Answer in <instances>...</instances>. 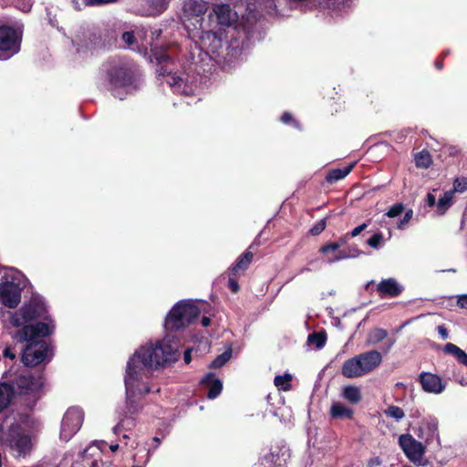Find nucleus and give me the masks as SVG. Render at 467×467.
Here are the masks:
<instances>
[{
  "label": "nucleus",
  "mask_w": 467,
  "mask_h": 467,
  "mask_svg": "<svg viewBox=\"0 0 467 467\" xmlns=\"http://www.w3.org/2000/svg\"><path fill=\"white\" fill-rule=\"evenodd\" d=\"M179 348L174 337L166 334L161 339L141 346L130 358L124 377L128 414L132 415L139 410L135 397L150 392V371L176 362L180 357Z\"/></svg>",
  "instance_id": "obj_1"
},
{
  "label": "nucleus",
  "mask_w": 467,
  "mask_h": 467,
  "mask_svg": "<svg viewBox=\"0 0 467 467\" xmlns=\"http://www.w3.org/2000/svg\"><path fill=\"white\" fill-rule=\"evenodd\" d=\"M46 314L45 301L36 296L10 316V324L21 327L14 333L13 338L27 343L21 358L26 367L38 366L52 358V351L47 342L37 339L50 335L55 328L53 320Z\"/></svg>",
  "instance_id": "obj_2"
},
{
  "label": "nucleus",
  "mask_w": 467,
  "mask_h": 467,
  "mask_svg": "<svg viewBox=\"0 0 467 467\" xmlns=\"http://www.w3.org/2000/svg\"><path fill=\"white\" fill-rule=\"evenodd\" d=\"M140 78L136 64L128 59H117L107 70V87L113 97L122 100L139 89Z\"/></svg>",
  "instance_id": "obj_3"
},
{
  "label": "nucleus",
  "mask_w": 467,
  "mask_h": 467,
  "mask_svg": "<svg viewBox=\"0 0 467 467\" xmlns=\"http://www.w3.org/2000/svg\"><path fill=\"white\" fill-rule=\"evenodd\" d=\"M154 56L160 67L157 70L159 76L162 77L173 92L190 96L194 93L196 88V78L189 71H173L172 61L169 54L155 51Z\"/></svg>",
  "instance_id": "obj_4"
},
{
  "label": "nucleus",
  "mask_w": 467,
  "mask_h": 467,
  "mask_svg": "<svg viewBox=\"0 0 467 467\" xmlns=\"http://www.w3.org/2000/svg\"><path fill=\"white\" fill-rule=\"evenodd\" d=\"M200 315V309L191 300H182L175 304L167 314L164 321L166 334L189 327Z\"/></svg>",
  "instance_id": "obj_5"
},
{
  "label": "nucleus",
  "mask_w": 467,
  "mask_h": 467,
  "mask_svg": "<svg viewBox=\"0 0 467 467\" xmlns=\"http://www.w3.org/2000/svg\"><path fill=\"white\" fill-rule=\"evenodd\" d=\"M382 362V355L378 350H369L347 359L341 373L348 379L362 377L375 370Z\"/></svg>",
  "instance_id": "obj_6"
},
{
  "label": "nucleus",
  "mask_w": 467,
  "mask_h": 467,
  "mask_svg": "<svg viewBox=\"0 0 467 467\" xmlns=\"http://www.w3.org/2000/svg\"><path fill=\"white\" fill-rule=\"evenodd\" d=\"M3 379L14 390V397L36 392L44 385L41 373L34 375L27 369L9 370L4 374Z\"/></svg>",
  "instance_id": "obj_7"
},
{
  "label": "nucleus",
  "mask_w": 467,
  "mask_h": 467,
  "mask_svg": "<svg viewBox=\"0 0 467 467\" xmlns=\"http://www.w3.org/2000/svg\"><path fill=\"white\" fill-rule=\"evenodd\" d=\"M207 10L208 3L203 0L183 1L180 19L192 39H195L203 28V19Z\"/></svg>",
  "instance_id": "obj_8"
},
{
  "label": "nucleus",
  "mask_w": 467,
  "mask_h": 467,
  "mask_svg": "<svg viewBox=\"0 0 467 467\" xmlns=\"http://www.w3.org/2000/svg\"><path fill=\"white\" fill-rule=\"evenodd\" d=\"M26 285L24 275L16 270L6 273L0 282V301L10 308H15L20 303L21 291Z\"/></svg>",
  "instance_id": "obj_9"
},
{
  "label": "nucleus",
  "mask_w": 467,
  "mask_h": 467,
  "mask_svg": "<svg viewBox=\"0 0 467 467\" xmlns=\"http://www.w3.org/2000/svg\"><path fill=\"white\" fill-rule=\"evenodd\" d=\"M195 38L199 39L201 50L217 64L223 63L225 51V36L222 28L200 31Z\"/></svg>",
  "instance_id": "obj_10"
},
{
  "label": "nucleus",
  "mask_w": 467,
  "mask_h": 467,
  "mask_svg": "<svg viewBox=\"0 0 467 467\" xmlns=\"http://www.w3.org/2000/svg\"><path fill=\"white\" fill-rule=\"evenodd\" d=\"M22 33L8 26H0V58L8 59L20 50Z\"/></svg>",
  "instance_id": "obj_11"
},
{
  "label": "nucleus",
  "mask_w": 467,
  "mask_h": 467,
  "mask_svg": "<svg viewBox=\"0 0 467 467\" xmlns=\"http://www.w3.org/2000/svg\"><path fill=\"white\" fill-rule=\"evenodd\" d=\"M84 412L78 407H70L65 412L60 426V440L68 441L81 428Z\"/></svg>",
  "instance_id": "obj_12"
},
{
  "label": "nucleus",
  "mask_w": 467,
  "mask_h": 467,
  "mask_svg": "<svg viewBox=\"0 0 467 467\" xmlns=\"http://www.w3.org/2000/svg\"><path fill=\"white\" fill-rule=\"evenodd\" d=\"M399 444L405 455L414 463L425 466L426 462H421L424 454V447L421 442L416 441L410 434H402L399 438Z\"/></svg>",
  "instance_id": "obj_13"
},
{
  "label": "nucleus",
  "mask_w": 467,
  "mask_h": 467,
  "mask_svg": "<svg viewBox=\"0 0 467 467\" xmlns=\"http://www.w3.org/2000/svg\"><path fill=\"white\" fill-rule=\"evenodd\" d=\"M219 28H236L238 23V14L229 5H217L213 8Z\"/></svg>",
  "instance_id": "obj_14"
},
{
  "label": "nucleus",
  "mask_w": 467,
  "mask_h": 467,
  "mask_svg": "<svg viewBox=\"0 0 467 467\" xmlns=\"http://www.w3.org/2000/svg\"><path fill=\"white\" fill-rule=\"evenodd\" d=\"M419 382L425 392L435 395L442 393L446 387L441 377L431 372H421Z\"/></svg>",
  "instance_id": "obj_15"
},
{
  "label": "nucleus",
  "mask_w": 467,
  "mask_h": 467,
  "mask_svg": "<svg viewBox=\"0 0 467 467\" xmlns=\"http://www.w3.org/2000/svg\"><path fill=\"white\" fill-rule=\"evenodd\" d=\"M417 435L426 443H430L435 439L439 440L438 420L433 416L423 418L418 428Z\"/></svg>",
  "instance_id": "obj_16"
},
{
  "label": "nucleus",
  "mask_w": 467,
  "mask_h": 467,
  "mask_svg": "<svg viewBox=\"0 0 467 467\" xmlns=\"http://www.w3.org/2000/svg\"><path fill=\"white\" fill-rule=\"evenodd\" d=\"M10 447L16 457H26L32 450L31 438L28 435L18 433L11 439Z\"/></svg>",
  "instance_id": "obj_17"
},
{
  "label": "nucleus",
  "mask_w": 467,
  "mask_h": 467,
  "mask_svg": "<svg viewBox=\"0 0 467 467\" xmlns=\"http://www.w3.org/2000/svg\"><path fill=\"white\" fill-rule=\"evenodd\" d=\"M377 291L381 297H396L402 293L403 286L395 278H387L378 284Z\"/></svg>",
  "instance_id": "obj_18"
},
{
  "label": "nucleus",
  "mask_w": 467,
  "mask_h": 467,
  "mask_svg": "<svg viewBox=\"0 0 467 467\" xmlns=\"http://www.w3.org/2000/svg\"><path fill=\"white\" fill-rule=\"evenodd\" d=\"M341 244L342 242L328 243L319 249L321 254L327 255V263L333 264L340 260L348 258V254L345 251L339 250Z\"/></svg>",
  "instance_id": "obj_19"
},
{
  "label": "nucleus",
  "mask_w": 467,
  "mask_h": 467,
  "mask_svg": "<svg viewBox=\"0 0 467 467\" xmlns=\"http://www.w3.org/2000/svg\"><path fill=\"white\" fill-rule=\"evenodd\" d=\"M171 0H144L141 4L140 13L146 16H155L162 14Z\"/></svg>",
  "instance_id": "obj_20"
},
{
  "label": "nucleus",
  "mask_w": 467,
  "mask_h": 467,
  "mask_svg": "<svg viewBox=\"0 0 467 467\" xmlns=\"http://www.w3.org/2000/svg\"><path fill=\"white\" fill-rule=\"evenodd\" d=\"M201 384L208 389L207 397L210 400L217 398L223 389V382L212 372L207 373L201 380Z\"/></svg>",
  "instance_id": "obj_21"
},
{
  "label": "nucleus",
  "mask_w": 467,
  "mask_h": 467,
  "mask_svg": "<svg viewBox=\"0 0 467 467\" xmlns=\"http://www.w3.org/2000/svg\"><path fill=\"white\" fill-rule=\"evenodd\" d=\"M14 399V390L4 381L0 382V413L8 408Z\"/></svg>",
  "instance_id": "obj_22"
},
{
  "label": "nucleus",
  "mask_w": 467,
  "mask_h": 467,
  "mask_svg": "<svg viewBox=\"0 0 467 467\" xmlns=\"http://www.w3.org/2000/svg\"><path fill=\"white\" fill-rule=\"evenodd\" d=\"M330 413L335 419H351L353 416V410L339 402L332 404Z\"/></svg>",
  "instance_id": "obj_23"
},
{
  "label": "nucleus",
  "mask_w": 467,
  "mask_h": 467,
  "mask_svg": "<svg viewBox=\"0 0 467 467\" xmlns=\"http://www.w3.org/2000/svg\"><path fill=\"white\" fill-rule=\"evenodd\" d=\"M388 337L387 330L379 327H375L371 329L366 338V344L368 346H374L383 341Z\"/></svg>",
  "instance_id": "obj_24"
},
{
  "label": "nucleus",
  "mask_w": 467,
  "mask_h": 467,
  "mask_svg": "<svg viewBox=\"0 0 467 467\" xmlns=\"http://www.w3.org/2000/svg\"><path fill=\"white\" fill-rule=\"evenodd\" d=\"M356 162H352L348 166L342 169H334L328 172L327 175V181L329 183H333L337 181L344 179L347 175L350 173L352 169L355 167Z\"/></svg>",
  "instance_id": "obj_25"
},
{
  "label": "nucleus",
  "mask_w": 467,
  "mask_h": 467,
  "mask_svg": "<svg viewBox=\"0 0 467 467\" xmlns=\"http://www.w3.org/2000/svg\"><path fill=\"white\" fill-rule=\"evenodd\" d=\"M342 397L352 404H356L361 400L359 388L356 386H346L342 390Z\"/></svg>",
  "instance_id": "obj_26"
},
{
  "label": "nucleus",
  "mask_w": 467,
  "mask_h": 467,
  "mask_svg": "<svg viewBox=\"0 0 467 467\" xmlns=\"http://www.w3.org/2000/svg\"><path fill=\"white\" fill-rule=\"evenodd\" d=\"M292 379L293 377L289 373H285L284 375H277L274 379V383L279 390L288 391L292 388Z\"/></svg>",
  "instance_id": "obj_27"
},
{
  "label": "nucleus",
  "mask_w": 467,
  "mask_h": 467,
  "mask_svg": "<svg viewBox=\"0 0 467 467\" xmlns=\"http://www.w3.org/2000/svg\"><path fill=\"white\" fill-rule=\"evenodd\" d=\"M118 0H73L75 9L81 10L84 6H99L112 4Z\"/></svg>",
  "instance_id": "obj_28"
},
{
  "label": "nucleus",
  "mask_w": 467,
  "mask_h": 467,
  "mask_svg": "<svg viewBox=\"0 0 467 467\" xmlns=\"http://www.w3.org/2000/svg\"><path fill=\"white\" fill-rule=\"evenodd\" d=\"M253 259V254L251 252H245L240 256L236 264L232 268L233 275H236L238 271H244L250 265Z\"/></svg>",
  "instance_id": "obj_29"
},
{
  "label": "nucleus",
  "mask_w": 467,
  "mask_h": 467,
  "mask_svg": "<svg viewBox=\"0 0 467 467\" xmlns=\"http://www.w3.org/2000/svg\"><path fill=\"white\" fill-rule=\"evenodd\" d=\"M453 195V191H448L439 199L437 207L440 213L443 214L451 206Z\"/></svg>",
  "instance_id": "obj_30"
},
{
  "label": "nucleus",
  "mask_w": 467,
  "mask_h": 467,
  "mask_svg": "<svg viewBox=\"0 0 467 467\" xmlns=\"http://www.w3.org/2000/svg\"><path fill=\"white\" fill-rule=\"evenodd\" d=\"M414 160L418 168H429L432 162L431 156L427 150L418 152Z\"/></svg>",
  "instance_id": "obj_31"
},
{
  "label": "nucleus",
  "mask_w": 467,
  "mask_h": 467,
  "mask_svg": "<svg viewBox=\"0 0 467 467\" xmlns=\"http://www.w3.org/2000/svg\"><path fill=\"white\" fill-rule=\"evenodd\" d=\"M232 357V348H229L223 353L219 355L210 365L212 368H219L223 367Z\"/></svg>",
  "instance_id": "obj_32"
},
{
  "label": "nucleus",
  "mask_w": 467,
  "mask_h": 467,
  "mask_svg": "<svg viewBox=\"0 0 467 467\" xmlns=\"http://www.w3.org/2000/svg\"><path fill=\"white\" fill-rule=\"evenodd\" d=\"M384 414L387 417L392 418L397 421L401 420L405 417L404 410L400 407L394 406V405L389 406L384 410Z\"/></svg>",
  "instance_id": "obj_33"
},
{
  "label": "nucleus",
  "mask_w": 467,
  "mask_h": 467,
  "mask_svg": "<svg viewBox=\"0 0 467 467\" xmlns=\"http://www.w3.org/2000/svg\"><path fill=\"white\" fill-rule=\"evenodd\" d=\"M310 345H315L317 348H322L326 343V337L323 334L313 333L307 337Z\"/></svg>",
  "instance_id": "obj_34"
},
{
  "label": "nucleus",
  "mask_w": 467,
  "mask_h": 467,
  "mask_svg": "<svg viewBox=\"0 0 467 467\" xmlns=\"http://www.w3.org/2000/svg\"><path fill=\"white\" fill-rule=\"evenodd\" d=\"M134 426V420L130 417L122 419L114 428V433L118 434L121 430H130Z\"/></svg>",
  "instance_id": "obj_35"
},
{
  "label": "nucleus",
  "mask_w": 467,
  "mask_h": 467,
  "mask_svg": "<svg viewBox=\"0 0 467 467\" xmlns=\"http://www.w3.org/2000/svg\"><path fill=\"white\" fill-rule=\"evenodd\" d=\"M404 212V205L400 202H397L389 207L386 212L385 215L389 218H395L400 216Z\"/></svg>",
  "instance_id": "obj_36"
},
{
  "label": "nucleus",
  "mask_w": 467,
  "mask_h": 467,
  "mask_svg": "<svg viewBox=\"0 0 467 467\" xmlns=\"http://www.w3.org/2000/svg\"><path fill=\"white\" fill-rule=\"evenodd\" d=\"M150 36H148V31H145L144 34H145V42H146V45H150V47H153L154 46V40L157 39L161 34V29L160 28H150Z\"/></svg>",
  "instance_id": "obj_37"
},
{
  "label": "nucleus",
  "mask_w": 467,
  "mask_h": 467,
  "mask_svg": "<svg viewBox=\"0 0 467 467\" xmlns=\"http://www.w3.org/2000/svg\"><path fill=\"white\" fill-rule=\"evenodd\" d=\"M413 216L412 209H409L405 212L403 217L397 223V228L399 230H404Z\"/></svg>",
  "instance_id": "obj_38"
},
{
  "label": "nucleus",
  "mask_w": 467,
  "mask_h": 467,
  "mask_svg": "<svg viewBox=\"0 0 467 467\" xmlns=\"http://www.w3.org/2000/svg\"><path fill=\"white\" fill-rule=\"evenodd\" d=\"M383 242V235L381 233H377L373 234L368 241L367 244L373 248L378 249L381 246Z\"/></svg>",
  "instance_id": "obj_39"
},
{
  "label": "nucleus",
  "mask_w": 467,
  "mask_h": 467,
  "mask_svg": "<svg viewBox=\"0 0 467 467\" xmlns=\"http://www.w3.org/2000/svg\"><path fill=\"white\" fill-rule=\"evenodd\" d=\"M467 190V179L466 178H457L453 182V192H464Z\"/></svg>",
  "instance_id": "obj_40"
},
{
  "label": "nucleus",
  "mask_w": 467,
  "mask_h": 467,
  "mask_svg": "<svg viewBox=\"0 0 467 467\" xmlns=\"http://www.w3.org/2000/svg\"><path fill=\"white\" fill-rule=\"evenodd\" d=\"M277 459V456L272 452L267 453L264 456V458L261 460V466L262 467H271L274 462H275Z\"/></svg>",
  "instance_id": "obj_41"
},
{
  "label": "nucleus",
  "mask_w": 467,
  "mask_h": 467,
  "mask_svg": "<svg viewBox=\"0 0 467 467\" xmlns=\"http://www.w3.org/2000/svg\"><path fill=\"white\" fill-rule=\"evenodd\" d=\"M326 221L324 219L318 221L311 229L310 233L312 235H318L321 234L326 228Z\"/></svg>",
  "instance_id": "obj_42"
},
{
  "label": "nucleus",
  "mask_w": 467,
  "mask_h": 467,
  "mask_svg": "<svg viewBox=\"0 0 467 467\" xmlns=\"http://www.w3.org/2000/svg\"><path fill=\"white\" fill-rule=\"evenodd\" d=\"M3 357L10 360H14L16 357L15 348L11 346H6L3 350Z\"/></svg>",
  "instance_id": "obj_43"
},
{
  "label": "nucleus",
  "mask_w": 467,
  "mask_h": 467,
  "mask_svg": "<svg viewBox=\"0 0 467 467\" xmlns=\"http://www.w3.org/2000/svg\"><path fill=\"white\" fill-rule=\"evenodd\" d=\"M454 358L457 359L459 363L467 367V353L463 351L462 348H459Z\"/></svg>",
  "instance_id": "obj_44"
},
{
  "label": "nucleus",
  "mask_w": 467,
  "mask_h": 467,
  "mask_svg": "<svg viewBox=\"0 0 467 467\" xmlns=\"http://www.w3.org/2000/svg\"><path fill=\"white\" fill-rule=\"evenodd\" d=\"M454 358L457 359L459 363L467 367V353L463 351L462 348H459Z\"/></svg>",
  "instance_id": "obj_45"
},
{
  "label": "nucleus",
  "mask_w": 467,
  "mask_h": 467,
  "mask_svg": "<svg viewBox=\"0 0 467 467\" xmlns=\"http://www.w3.org/2000/svg\"><path fill=\"white\" fill-rule=\"evenodd\" d=\"M122 40L126 43V45L130 47H131V46L133 45L134 43V40H135V36H134V33L133 32H124L122 34Z\"/></svg>",
  "instance_id": "obj_46"
},
{
  "label": "nucleus",
  "mask_w": 467,
  "mask_h": 467,
  "mask_svg": "<svg viewBox=\"0 0 467 467\" xmlns=\"http://www.w3.org/2000/svg\"><path fill=\"white\" fill-rule=\"evenodd\" d=\"M460 348L453 343H447L443 347V352L454 357Z\"/></svg>",
  "instance_id": "obj_47"
},
{
  "label": "nucleus",
  "mask_w": 467,
  "mask_h": 467,
  "mask_svg": "<svg viewBox=\"0 0 467 467\" xmlns=\"http://www.w3.org/2000/svg\"><path fill=\"white\" fill-rule=\"evenodd\" d=\"M437 331L439 333V335L441 336V337L443 339V340H446L449 338V333H448V330L445 327V325H440L438 326L437 327Z\"/></svg>",
  "instance_id": "obj_48"
},
{
  "label": "nucleus",
  "mask_w": 467,
  "mask_h": 467,
  "mask_svg": "<svg viewBox=\"0 0 467 467\" xmlns=\"http://www.w3.org/2000/svg\"><path fill=\"white\" fill-rule=\"evenodd\" d=\"M368 227V223H364L357 227H355L351 233L349 234L350 236L356 237L358 236L363 230H365Z\"/></svg>",
  "instance_id": "obj_49"
},
{
  "label": "nucleus",
  "mask_w": 467,
  "mask_h": 467,
  "mask_svg": "<svg viewBox=\"0 0 467 467\" xmlns=\"http://www.w3.org/2000/svg\"><path fill=\"white\" fill-rule=\"evenodd\" d=\"M457 305L461 308L467 309V295H462L458 297Z\"/></svg>",
  "instance_id": "obj_50"
},
{
  "label": "nucleus",
  "mask_w": 467,
  "mask_h": 467,
  "mask_svg": "<svg viewBox=\"0 0 467 467\" xmlns=\"http://www.w3.org/2000/svg\"><path fill=\"white\" fill-rule=\"evenodd\" d=\"M382 463L379 457L376 456L373 458H370L368 462V467H377L379 466Z\"/></svg>",
  "instance_id": "obj_51"
},
{
  "label": "nucleus",
  "mask_w": 467,
  "mask_h": 467,
  "mask_svg": "<svg viewBox=\"0 0 467 467\" xmlns=\"http://www.w3.org/2000/svg\"><path fill=\"white\" fill-rule=\"evenodd\" d=\"M427 205L432 207L436 203V197L433 193L429 192L426 197Z\"/></svg>",
  "instance_id": "obj_52"
},
{
  "label": "nucleus",
  "mask_w": 467,
  "mask_h": 467,
  "mask_svg": "<svg viewBox=\"0 0 467 467\" xmlns=\"http://www.w3.org/2000/svg\"><path fill=\"white\" fill-rule=\"evenodd\" d=\"M281 120L282 122H284L285 124H288L290 121L293 120V117L290 113L288 112H285L282 117H281Z\"/></svg>",
  "instance_id": "obj_53"
},
{
  "label": "nucleus",
  "mask_w": 467,
  "mask_h": 467,
  "mask_svg": "<svg viewBox=\"0 0 467 467\" xmlns=\"http://www.w3.org/2000/svg\"><path fill=\"white\" fill-rule=\"evenodd\" d=\"M229 286L232 289V291L234 293L239 290V285H238L237 282L232 278L229 279Z\"/></svg>",
  "instance_id": "obj_54"
},
{
  "label": "nucleus",
  "mask_w": 467,
  "mask_h": 467,
  "mask_svg": "<svg viewBox=\"0 0 467 467\" xmlns=\"http://www.w3.org/2000/svg\"><path fill=\"white\" fill-rule=\"evenodd\" d=\"M191 352V348H188L184 351L183 359L186 364H189L192 361Z\"/></svg>",
  "instance_id": "obj_55"
},
{
  "label": "nucleus",
  "mask_w": 467,
  "mask_h": 467,
  "mask_svg": "<svg viewBox=\"0 0 467 467\" xmlns=\"http://www.w3.org/2000/svg\"><path fill=\"white\" fill-rule=\"evenodd\" d=\"M394 344H395V340L394 339H389L387 342V344H386V347L384 348V352L388 353L390 350V348L394 346Z\"/></svg>",
  "instance_id": "obj_56"
},
{
  "label": "nucleus",
  "mask_w": 467,
  "mask_h": 467,
  "mask_svg": "<svg viewBox=\"0 0 467 467\" xmlns=\"http://www.w3.org/2000/svg\"><path fill=\"white\" fill-rule=\"evenodd\" d=\"M210 324H211V319H210V317H203L202 318V325L203 327H208V326H210Z\"/></svg>",
  "instance_id": "obj_57"
},
{
  "label": "nucleus",
  "mask_w": 467,
  "mask_h": 467,
  "mask_svg": "<svg viewBox=\"0 0 467 467\" xmlns=\"http://www.w3.org/2000/svg\"><path fill=\"white\" fill-rule=\"evenodd\" d=\"M109 449H110L111 451H116L119 449V444L118 443L111 444L109 446Z\"/></svg>",
  "instance_id": "obj_58"
},
{
  "label": "nucleus",
  "mask_w": 467,
  "mask_h": 467,
  "mask_svg": "<svg viewBox=\"0 0 467 467\" xmlns=\"http://www.w3.org/2000/svg\"><path fill=\"white\" fill-rule=\"evenodd\" d=\"M153 441L156 443L155 448H157L161 444V440L158 437H154Z\"/></svg>",
  "instance_id": "obj_59"
},
{
  "label": "nucleus",
  "mask_w": 467,
  "mask_h": 467,
  "mask_svg": "<svg viewBox=\"0 0 467 467\" xmlns=\"http://www.w3.org/2000/svg\"><path fill=\"white\" fill-rule=\"evenodd\" d=\"M435 66L438 69L442 68V63L441 61H436Z\"/></svg>",
  "instance_id": "obj_60"
},
{
  "label": "nucleus",
  "mask_w": 467,
  "mask_h": 467,
  "mask_svg": "<svg viewBox=\"0 0 467 467\" xmlns=\"http://www.w3.org/2000/svg\"><path fill=\"white\" fill-rule=\"evenodd\" d=\"M123 438H124V439H129V436H128L127 434H124V435H123Z\"/></svg>",
  "instance_id": "obj_61"
}]
</instances>
